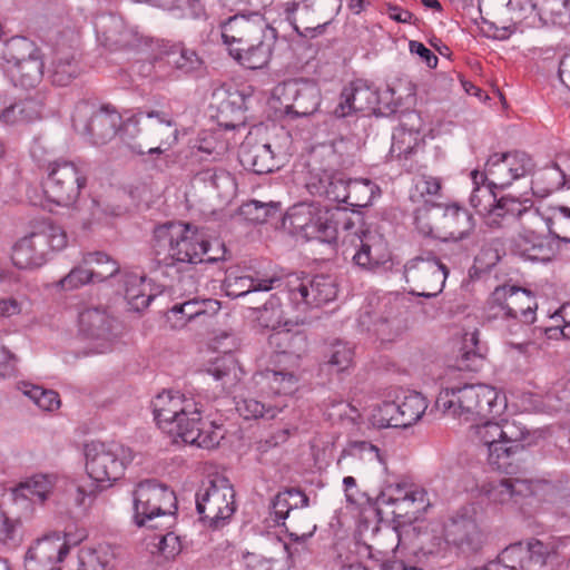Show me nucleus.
<instances>
[{
    "instance_id": "1",
    "label": "nucleus",
    "mask_w": 570,
    "mask_h": 570,
    "mask_svg": "<svg viewBox=\"0 0 570 570\" xmlns=\"http://www.w3.org/2000/svg\"><path fill=\"white\" fill-rule=\"evenodd\" d=\"M209 252V242L190 224L167 222L154 229L151 255L158 266L214 263L220 258Z\"/></svg>"
},
{
    "instance_id": "13",
    "label": "nucleus",
    "mask_w": 570,
    "mask_h": 570,
    "mask_svg": "<svg viewBox=\"0 0 570 570\" xmlns=\"http://www.w3.org/2000/svg\"><path fill=\"white\" fill-rule=\"evenodd\" d=\"M196 510L213 529L224 527L236 510L235 491L224 476L210 480L196 494Z\"/></svg>"
},
{
    "instance_id": "24",
    "label": "nucleus",
    "mask_w": 570,
    "mask_h": 570,
    "mask_svg": "<svg viewBox=\"0 0 570 570\" xmlns=\"http://www.w3.org/2000/svg\"><path fill=\"white\" fill-rule=\"evenodd\" d=\"M484 196L490 200V209L487 215L485 223L490 228H503L511 222L519 219L521 224L525 217V213L537 210L532 208L529 199L520 200L517 197L507 195L499 199L492 189L483 190Z\"/></svg>"
},
{
    "instance_id": "60",
    "label": "nucleus",
    "mask_w": 570,
    "mask_h": 570,
    "mask_svg": "<svg viewBox=\"0 0 570 570\" xmlns=\"http://www.w3.org/2000/svg\"><path fill=\"white\" fill-rule=\"evenodd\" d=\"M458 358V367L460 370L476 371L483 361V355L478 348V336L475 333L464 338V346L461 348Z\"/></svg>"
},
{
    "instance_id": "3",
    "label": "nucleus",
    "mask_w": 570,
    "mask_h": 570,
    "mask_svg": "<svg viewBox=\"0 0 570 570\" xmlns=\"http://www.w3.org/2000/svg\"><path fill=\"white\" fill-rule=\"evenodd\" d=\"M119 134L131 151L138 155H159L164 151L163 145L170 146L177 140L178 130L169 114L139 110L122 124Z\"/></svg>"
},
{
    "instance_id": "15",
    "label": "nucleus",
    "mask_w": 570,
    "mask_h": 570,
    "mask_svg": "<svg viewBox=\"0 0 570 570\" xmlns=\"http://www.w3.org/2000/svg\"><path fill=\"white\" fill-rule=\"evenodd\" d=\"M428 407L425 399L417 392H403L393 401H384L372 412L371 422L377 429H406L415 424Z\"/></svg>"
},
{
    "instance_id": "50",
    "label": "nucleus",
    "mask_w": 570,
    "mask_h": 570,
    "mask_svg": "<svg viewBox=\"0 0 570 570\" xmlns=\"http://www.w3.org/2000/svg\"><path fill=\"white\" fill-rule=\"evenodd\" d=\"M354 345L342 341H333L326 350V364L335 372L341 373L348 370L354 361Z\"/></svg>"
},
{
    "instance_id": "7",
    "label": "nucleus",
    "mask_w": 570,
    "mask_h": 570,
    "mask_svg": "<svg viewBox=\"0 0 570 570\" xmlns=\"http://www.w3.org/2000/svg\"><path fill=\"white\" fill-rule=\"evenodd\" d=\"M67 242V234L60 226L49 220L39 222L28 235L16 242L11 259L18 268L40 267L51 252L63 249Z\"/></svg>"
},
{
    "instance_id": "18",
    "label": "nucleus",
    "mask_w": 570,
    "mask_h": 570,
    "mask_svg": "<svg viewBox=\"0 0 570 570\" xmlns=\"http://www.w3.org/2000/svg\"><path fill=\"white\" fill-rule=\"evenodd\" d=\"M448 273L446 266L432 254L416 256L404 266L410 294L425 298L435 297L442 292Z\"/></svg>"
},
{
    "instance_id": "45",
    "label": "nucleus",
    "mask_w": 570,
    "mask_h": 570,
    "mask_svg": "<svg viewBox=\"0 0 570 570\" xmlns=\"http://www.w3.org/2000/svg\"><path fill=\"white\" fill-rule=\"evenodd\" d=\"M402 305L397 302L386 305L384 315L374 323V331L382 341H392L406 327V320Z\"/></svg>"
},
{
    "instance_id": "4",
    "label": "nucleus",
    "mask_w": 570,
    "mask_h": 570,
    "mask_svg": "<svg viewBox=\"0 0 570 570\" xmlns=\"http://www.w3.org/2000/svg\"><path fill=\"white\" fill-rule=\"evenodd\" d=\"M414 220L423 236L452 242L454 246L469 238L475 228L473 215L458 204H424L415 210Z\"/></svg>"
},
{
    "instance_id": "44",
    "label": "nucleus",
    "mask_w": 570,
    "mask_h": 570,
    "mask_svg": "<svg viewBox=\"0 0 570 570\" xmlns=\"http://www.w3.org/2000/svg\"><path fill=\"white\" fill-rule=\"evenodd\" d=\"M80 333L91 340H107L111 333V320L99 308H88L79 314Z\"/></svg>"
},
{
    "instance_id": "53",
    "label": "nucleus",
    "mask_w": 570,
    "mask_h": 570,
    "mask_svg": "<svg viewBox=\"0 0 570 570\" xmlns=\"http://www.w3.org/2000/svg\"><path fill=\"white\" fill-rule=\"evenodd\" d=\"M544 228L557 244L559 242L570 243V208L558 207L552 209L551 215L544 217Z\"/></svg>"
},
{
    "instance_id": "23",
    "label": "nucleus",
    "mask_w": 570,
    "mask_h": 570,
    "mask_svg": "<svg viewBox=\"0 0 570 570\" xmlns=\"http://www.w3.org/2000/svg\"><path fill=\"white\" fill-rule=\"evenodd\" d=\"M70 551V542L58 532L38 539L24 556L26 570H61L60 562Z\"/></svg>"
},
{
    "instance_id": "55",
    "label": "nucleus",
    "mask_w": 570,
    "mask_h": 570,
    "mask_svg": "<svg viewBox=\"0 0 570 570\" xmlns=\"http://www.w3.org/2000/svg\"><path fill=\"white\" fill-rule=\"evenodd\" d=\"M256 321L262 327L276 330L286 324L281 299L271 295L262 307L255 308Z\"/></svg>"
},
{
    "instance_id": "52",
    "label": "nucleus",
    "mask_w": 570,
    "mask_h": 570,
    "mask_svg": "<svg viewBox=\"0 0 570 570\" xmlns=\"http://www.w3.org/2000/svg\"><path fill=\"white\" fill-rule=\"evenodd\" d=\"M236 410L245 420H273L281 411V407L254 397H244L236 401Z\"/></svg>"
},
{
    "instance_id": "41",
    "label": "nucleus",
    "mask_w": 570,
    "mask_h": 570,
    "mask_svg": "<svg viewBox=\"0 0 570 570\" xmlns=\"http://www.w3.org/2000/svg\"><path fill=\"white\" fill-rule=\"evenodd\" d=\"M410 529L407 538V548H412L416 554L438 556L441 554L446 544L444 533L441 534L436 529L428 525H412L407 523Z\"/></svg>"
},
{
    "instance_id": "19",
    "label": "nucleus",
    "mask_w": 570,
    "mask_h": 570,
    "mask_svg": "<svg viewBox=\"0 0 570 570\" xmlns=\"http://www.w3.org/2000/svg\"><path fill=\"white\" fill-rule=\"evenodd\" d=\"M285 108L286 115L294 118L313 115L321 104V90L314 80L293 78L275 88V92Z\"/></svg>"
},
{
    "instance_id": "27",
    "label": "nucleus",
    "mask_w": 570,
    "mask_h": 570,
    "mask_svg": "<svg viewBox=\"0 0 570 570\" xmlns=\"http://www.w3.org/2000/svg\"><path fill=\"white\" fill-rule=\"evenodd\" d=\"M356 247L353 263L365 271H374L391 258L387 243L382 235L374 232L362 230Z\"/></svg>"
},
{
    "instance_id": "58",
    "label": "nucleus",
    "mask_w": 570,
    "mask_h": 570,
    "mask_svg": "<svg viewBox=\"0 0 570 570\" xmlns=\"http://www.w3.org/2000/svg\"><path fill=\"white\" fill-rule=\"evenodd\" d=\"M524 563L527 570H540L542 569L548 559L552 554L551 548L535 539H531L525 544L523 543Z\"/></svg>"
},
{
    "instance_id": "51",
    "label": "nucleus",
    "mask_w": 570,
    "mask_h": 570,
    "mask_svg": "<svg viewBox=\"0 0 570 570\" xmlns=\"http://www.w3.org/2000/svg\"><path fill=\"white\" fill-rule=\"evenodd\" d=\"M194 184L203 185L205 188H212L219 195L232 188L234 185L233 178L229 173L216 167H205L195 170Z\"/></svg>"
},
{
    "instance_id": "59",
    "label": "nucleus",
    "mask_w": 570,
    "mask_h": 570,
    "mask_svg": "<svg viewBox=\"0 0 570 570\" xmlns=\"http://www.w3.org/2000/svg\"><path fill=\"white\" fill-rule=\"evenodd\" d=\"M22 393L43 411H53L60 406L59 394L53 390H45L38 385L23 383Z\"/></svg>"
},
{
    "instance_id": "22",
    "label": "nucleus",
    "mask_w": 570,
    "mask_h": 570,
    "mask_svg": "<svg viewBox=\"0 0 570 570\" xmlns=\"http://www.w3.org/2000/svg\"><path fill=\"white\" fill-rule=\"evenodd\" d=\"M222 39L228 48L244 46L268 37H275L277 31L258 12L235 14L222 23Z\"/></svg>"
},
{
    "instance_id": "6",
    "label": "nucleus",
    "mask_w": 570,
    "mask_h": 570,
    "mask_svg": "<svg viewBox=\"0 0 570 570\" xmlns=\"http://www.w3.org/2000/svg\"><path fill=\"white\" fill-rule=\"evenodd\" d=\"M340 218L318 203H298L288 208L283 225L306 240L332 244L337 239Z\"/></svg>"
},
{
    "instance_id": "47",
    "label": "nucleus",
    "mask_w": 570,
    "mask_h": 570,
    "mask_svg": "<svg viewBox=\"0 0 570 570\" xmlns=\"http://www.w3.org/2000/svg\"><path fill=\"white\" fill-rule=\"evenodd\" d=\"M277 336L279 342L285 345V348L275 354V362L297 368L298 358L307 348L306 336L301 332L291 333L289 331L281 332Z\"/></svg>"
},
{
    "instance_id": "29",
    "label": "nucleus",
    "mask_w": 570,
    "mask_h": 570,
    "mask_svg": "<svg viewBox=\"0 0 570 570\" xmlns=\"http://www.w3.org/2000/svg\"><path fill=\"white\" fill-rule=\"evenodd\" d=\"M471 438L487 446L488 463L495 470L505 474H513L517 471L515 464L504 463L500 452L502 451L500 422L485 421L482 424L471 426Z\"/></svg>"
},
{
    "instance_id": "36",
    "label": "nucleus",
    "mask_w": 570,
    "mask_h": 570,
    "mask_svg": "<svg viewBox=\"0 0 570 570\" xmlns=\"http://www.w3.org/2000/svg\"><path fill=\"white\" fill-rule=\"evenodd\" d=\"M47 102L45 91H37L33 96L18 100L4 108L0 114V121L6 125H22L41 119Z\"/></svg>"
},
{
    "instance_id": "8",
    "label": "nucleus",
    "mask_w": 570,
    "mask_h": 570,
    "mask_svg": "<svg viewBox=\"0 0 570 570\" xmlns=\"http://www.w3.org/2000/svg\"><path fill=\"white\" fill-rule=\"evenodd\" d=\"M85 456L89 478L99 483L100 489H108L124 475L134 460V452L119 443L92 441L85 445Z\"/></svg>"
},
{
    "instance_id": "63",
    "label": "nucleus",
    "mask_w": 570,
    "mask_h": 570,
    "mask_svg": "<svg viewBox=\"0 0 570 570\" xmlns=\"http://www.w3.org/2000/svg\"><path fill=\"white\" fill-rule=\"evenodd\" d=\"M56 478L47 474H36L27 480L21 488L27 490L33 498L36 497L39 502H45L51 493L55 485Z\"/></svg>"
},
{
    "instance_id": "10",
    "label": "nucleus",
    "mask_w": 570,
    "mask_h": 570,
    "mask_svg": "<svg viewBox=\"0 0 570 570\" xmlns=\"http://www.w3.org/2000/svg\"><path fill=\"white\" fill-rule=\"evenodd\" d=\"M134 522L137 527L158 528L160 517H173L177 511L175 492L155 479L140 481L132 491Z\"/></svg>"
},
{
    "instance_id": "31",
    "label": "nucleus",
    "mask_w": 570,
    "mask_h": 570,
    "mask_svg": "<svg viewBox=\"0 0 570 570\" xmlns=\"http://www.w3.org/2000/svg\"><path fill=\"white\" fill-rule=\"evenodd\" d=\"M122 554L120 546L108 542L85 546L78 552L77 570H114Z\"/></svg>"
},
{
    "instance_id": "26",
    "label": "nucleus",
    "mask_w": 570,
    "mask_h": 570,
    "mask_svg": "<svg viewBox=\"0 0 570 570\" xmlns=\"http://www.w3.org/2000/svg\"><path fill=\"white\" fill-rule=\"evenodd\" d=\"M96 31L104 45L110 49L136 48L141 43L138 30L126 26L120 17L105 14L97 19Z\"/></svg>"
},
{
    "instance_id": "21",
    "label": "nucleus",
    "mask_w": 570,
    "mask_h": 570,
    "mask_svg": "<svg viewBox=\"0 0 570 570\" xmlns=\"http://www.w3.org/2000/svg\"><path fill=\"white\" fill-rule=\"evenodd\" d=\"M120 116L106 108L94 110L88 104L77 106L72 125L77 132L88 137L94 145H105L112 139L118 129Z\"/></svg>"
},
{
    "instance_id": "5",
    "label": "nucleus",
    "mask_w": 570,
    "mask_h": 570,
    "mask_svg": "<svg viewBox=\"0 0 570 570\" xmlns=\"http://www.w3.org/2000/svg\"><path fill=\"white\" fill-rule=\"evenodd\" d=\"M538 303L531 291L515 285L498 286L487 301L489 320L507 322V328L515 336L525 333L537 318Z\"/></svg>"
},
{
    "instance_id": "30",
    "label": "nucleus",
    "mask_w": 570,
    "mask_h": 570,
    "mask_svg": "<svg viewBox=\"0 0 570 570\" xmlns=\"http://www.w3.org/2000/svg\"><path fill=\"white\" fill-rule=\"evenodd\" d=\"M155 67L158 70L168 67L170 73L176 78L183 76H199L205 69L204 61L198 53L184 46H173L170 49L166 50L159 59H157Z\"/></svg>"
},
{
    "instance_id": "28",
    "label": "nucleus",
    "mask_w": 570,
    "mask_h": 570,
    "mask_svg": "<svg viewBox=\"0 0 570 570\" xmlns=\"http://www.w3.org/2000/svg\"><path fill=\"white\" fill-rule=\"evenodd\" d=\"M273 364L274 367H267L255 373V384L267 396L292 393L297 383L296 368L287 364H277L275 358H273Z\"/></svg>"
},
{
    "instance_id": "49",
    "label": "nucleus",
    "mask_w": 570,
    "mask_h": 570,
    "mask_svg": "<svg viewBox=\"0 0 570 570\" xmlns=\"http://www.w3.org/2000/svg\"><path fill=\"white\" fill-rule=\"evenodd\" d=\"M350 181L351 179H347L343 173H324L320 178L318 194L330 200L346 204Z\"/></svg>"
},
{
    "instance_id": "2",
    "label": "nucleus",
    "mask_w": 570,
    "mask_h": 570,
    "mask_svg": "<svg viewBox=\"0 0 570 570\" xmlns=\"http://www.w3.org/2000/svg\"><path fill=\"white\" fill-rule=\"evenodd\" d=\"M435 407L444 415L473 421L500 414L505 407V397L487 384H463L441 390Z\"/></svg>"
},
{
    "instance_id": "16",
    "label": "nucleus",
    "mask_w": 570,
    "mask_h": 570,
    "mask_svg": "<svg viewBox=\"0 0 570 570\" xmlns=\"http://www.w3.org/2000/svg\"><path fill=\"white\" fill-rule=\"evenodd\" d=\"M155 421L166 433L176 435L194 415L202 414L199 404L179 391L165 390L151 402Z\"/></svg>"
},
{
    "instance_id": "12",
    "label": "nucleus",
    "mask_w": 570,
    "mask_h": 570,
    "mask_svg": "<svg viewBox=\"0 0 570 570\" xmlns=\"http://www.w3.org/2000/svg\"><path fill=\"white\" fill-rule=\"evenodd\" d=\"M86 185L85 166L63 158L48 164L45 194L50 202L59 206H70L76 203Z\"/></svg>"
},
{
    "instance_id": "57",
    "label": "nucleus",
    "mask_w": 570,
    "mask_h": 570,
    "mask_svg": "<svg viewBox=\"0 0 570 570\" xmlns=\"http://www.w3.org/2000/svg\"><path fill=\"white\" fill-rule=\"evenodd\" d=\"M181 297L184 301L181 302L185 306V312H187V316L190 320H196L202 316H214L220 309V302L214 298H198L197 296H191V292L188 294H183Z\"/></svg>"
},
{
    "instance_id": "64",
    "label": "nucleus",
    "mask_w": 570,
    "mask_h": 570,
    "mask_svg": "<svg viewBox=\"0 0 570 570\" xmlns=\"http://www.w3.org/2000/svg\"><path fill=\"white\" fill-rule=\"evenodd\" d=\"M92 271L83 262L75 266L65 277L58 282V286L63 291L77 289L92 281Z\"/></svg>"
},
{
    "instance_id": "35",
    "label": "nucleus",
    "mask_w": 570,
    "mask_h": 570,
    "mask_svg": "<svg viewBox=\"0 0 570 570\" xmlns=\"http://www.w3.org/2000/svg\"><path fill=\"white\" fill-rule=\"evenodd\" d=\"M481 493L492 503H515L519 497L532 493L531 483L518 478H502L484 482Z\"/></svg>"
},
{
    "instance_id": "48",
    "label": "nucleus",
    "mask_w": 570,
    "mask_h": 570,
    "mask_svg": "<svg viewBox=\"0 0 570 570\" xmlns=\"http://www.w3.org/2000/svg\"><path fill=\"white\" fill-rule=\"evenodd\" d=\"M125 297L130 307L137 312L148 307L154 299L150 293V286L146 283L145 277L130 275L125 282Z\"/></svg>"
},
{
    "instance_id": "56",
    "label": "nucleus",
    "mask_w": 570,
    "mask_h": 570,
    "mask_svg": "<svg viewBox=\"0 0 570 570\" xmlns=\"http://www.w3.org/2000/svg\"><path fill=\"white\" fill-rule=\"evenodd\" d=\"M379 187L370 179H351L346 205L364 208L375 197Z\"/></svg>"
},
{
    "instance_id": "39",
    "label": "nucleus",
    "mask_w": 570,
    "mask_h": 570,
    "mask_svg": "<svg viewBox=\"0 0 570 570\" xmlns=\"http://www.w3.org/2000/svg\"><path fill=\"white\" fill-rule=\"evenodd\" d=\"M287 497L288 494L283 491L278 492L273 499L272 510L275 515V521L277 523L283 521V525H285L287 530L289 528L294 529V531L289 533L293 540H306L314 534L316 524H314L312 521L299 522L298 513L291 514V512H293L291 505L292 502Z\"/></svg>"
},
{
    "instance_id": "17",
    "label": "nucleus",
    "mask_w": 570,
    "mask_h": 570,
    "mask_svg": "<svg viewBox=\"0 0 570 570\" xmlns=\"http://www.w3.org/2000/svg\"><path fill=\"white\" fill-rule=\"evenodd\" d=\"M544 216L537 210L525 213L520 224L514 250L529 261L548 262L559 249L554 238L544 235Z\"/></svg>"
},
{
    "instance_id": "11",
    "label": "nucleus",
    "mask_w": 570,
    "mask_h": 570,
    "mask_svg": "<svg viewBox=\"0 0 570 570\" xmlns=\"http://www.w3.org/2000/svg\"><path fill=\"white\" fill-rule=\"evenodd\" d=\"M342 0H293L285 3L286 20L304 38H316L340 12Z\"/></svg>"
},
{
    "instance_id": "54",
    "label": "nucleus",
    "mask_w": 570,
    "mask_h": 570,
    "mask_svg": "<svg viewBox=\"0 0 570 570\" xmlns=\"http://www.w3.org/2000/svg\"><path fill=\"white\" fill-rule=\"evenodd\" d=\"M83 264L92 271V281L102 282L119 272V264L101 252L88 253L83 256Z\"/></svg>"
},
{
    "instance_id": "46",
    "label": "nucleus",
    "mask_w": 570,
    "mask_h": 570,
    "mask_svg": "<svg viewBox=\"0 0 570 570\" xmlns=\"http://www.w3.org/2000/svg\"><path fill=\"white\" fill-rule=\"evenodd\" d=\"M345 88L351 97L352 104L354 105L353 108L356 109V112L374 111L381 101L382 96L379 94L380 91L366 85L365 82H352L348 87ZM381 92L386 96L389 94H393L394 90L390 87H386Z\"/></svg>"
},
{
    "instance_id": "37",
    "label": "nucleus",
    "mask_w": 570,
    "mask_h": 570,
    "mask_svg": "<svg viewBox=\"0 0 570 570\" xmlns=\"http://www.w3.org/2000/svg\"><path fill=\"white\" fill-rule=\"evenodd\" d=\"M500 435L504 463L514 464V458L534 442V436L523 424L515 420H502L500 422Z\"/></svg>"
},
{
    "instance_id": "61",
    "label": "nucleus",
    "mask_w": 570,
    "mask_h": 570,
    "mask_svg": "<svg viewBox=\"0 0 570 570\" xmlns=\"http://www.w3.org/2000/svg\"><path fill=\"white\" fill-rule=\"evenodd\" d=\"M524 553L523 542H515L503 549L494 562L500 564V570H527Z\"/></svg>"
},
{
    "instance_id": "34",
    "label": "nucleus",
    "mask_w": 570,
    "mask_h": 570,
    "mask_svg": "<svg viewBox=\"0 0 570 570\" xmlns=\"http://www.w3.org/2000/svg\"><path fill=\"white\" fill-rule=\"evenodd\" d=\"M81 73L79 60L76 58V49L72 46L65 47L57 42L49 68V77L53 86H69Z\"/></svg>"
},
{
    "instance_id": "9",
    "label": "nucleus",
    "mask_w": 570,
    "mask_h": 570,
    "mask_svg": "<svg viewBox=\"0 0 570 570\" xmlns=\"http://www.w3.org/2000/svg\"><path fill=\"white\" fill-rule=\"evenodd\" d=\"M2 59L8 65L11 80L16 87L33 89L43 77L41 50L26 37H14L3 45Z\"/></svg>"
},
{
    "instance_id": "43",
    "label": "nucleus",
    "mask_w": 570,
    "mask_h": 570,
    "mask_svg": "<svg viewBox=\"0 0 570 570\" xmlns=\"http://www.w3.org/2000/svg\"><path fill=\"white\" fill-rule=\"evenodd\" d=\"M505 158L503 153L491 155L485 163L484 173L478 170L471 173L473 183L478 185V177H480L482 180H489V189H492V187L504 188L511 185L514 177Z\"/></svg>"
},
{
    "instance_id": "42",
    "label": "nucleus",
    "mask_w": 570,
    "mask_h": 570,
    "mask_svg": "<svg viewBox=\"0 0 570 570\" xmlns=\"http://www.w3.org/2000/svg\"><path fill=\"white\" fill-rule=\"evenodd\" d=\"M407 523H397L393 527L377 529L374 538V546L371 547V558L375 562L376 558H390L402 546L407 548V538L410 533Z\"/></svg>"
},
{
    "instance_id": "62",
    "label": "nucleus",
    "mask_w": 570,
    "mask_h": 570,
    "mask_svg": "<svg viewBox=\"0 0 570 570\" xmlns=\"http://www.w3.org/2000/svg\"><path fill=\"white\" fill-rule=\"evenodd\" d=\"M276 210L277 206L273 203L266 204L258 200L247 202L239 208L240 215L244 216L245 219L256 224L265 223Z\"/></svg>"
},
{
    "instance_id": "40",
    "label": "nucleus",
    "mask_w": 570,
    "mask_h": 570,
    "mask_svg": "<svg viewBox=\"0 0 570 570\" xmlns=\"http://www.w3.org/2000/svg\"><path fill=\"white\" fill-rule=\"evenodd\" d=\"M283 276L277 273L271 275L227 277L225 281L226 294L230 297H242L256 292H268L282 285Z\"/></svg>"
},
{
    "instance_id": "14",
    "label": "nucleus",
    "mask_w": 570,
    "mask_h": 570,
    "mask_svg": "<svg viewBox=\"0 0 570 570\" xmlns=\"http://www.w3.org/2000/svg\"><path fill=\"white\" fill-rule=\"evenodd\" d=\"M291 302L303 311L320 307L333 301L337 289L333 278L328 275H282Z\"/></svg>"
},
{
    "instance_id": "25",
    "label": "nucleus",
    "mask_w": 570,
    "mask_h": 570,
    "mask_svg": "<svg viewBox=\"0 0 570 570\" xmlns=\"http://www.w3.org/2000/svg\"><path fill=\"white\" fill-rule=\"evenodd\" d=\"M425 501L424 489L404 481L386 483L377 497L380 504H395L399 511H404L406 514L424 509ZM393 513L395 517H401V512H396V510Z\"/></svg>"
},
{
    "instance_id": "32",
    "label": "nucleus",
    "mask_w": 570,
    "mask_h": 570,
    "mask_svg": "<svg viewBox=\"0 0 570 570\" xmlns=\"http://www.w3.org/2000/svg\"><path fill=\"white\" fill-rule=\"evenodd\" d=\"M238 158L242 166L257 175L272 173L279 165L269 144L247 138L239 147Z\"/></svg>"
},
{
    "instance_id": "33",
    "label": "nucleus",
    "mask_w": 570,
    "mask_h": 570,
    "mask_svg": "<svg viewBox=\"0 0 570 570\" xmlns=\"http://www.w3.org/2000/svg\"><path fill=\"white\" fill-rule=\"evenodd\" d=\"M175 436L180 438L185 443L214 449L224 438V432L222 425L215 422H203L200 414H197L188 419Z\"/></svg>"
},
{
    "instance_id": "20",
    "label": "nucleus",
    "mask_w": 570,
    "mask_h": 570,
    "mask_svg": "<svg viewBox=\"0 0 570 570\" xmlns=\"http://www.w3.org/2000/svg\"><path fill=\"white\" fill-rule=\"evenodd\" d=\"M443 532L445 541L463 553L478 552L485 541L472 507H463L450 515L443 524Z\"/></svg>"
},
{
    "instance_id": "38",
    "label": "nucleus",
    "mask_w": 570,
    "mask_h": 570,
    "mask_svg": "<svg viewBox=\"0 0 570 570\" xmlns=\"http://www.w3.org/2000/svg\"><path fill=\"white\" fill-rule=\"evenodd\" d=\"M277 40L275 37H268L264 40H257L244 46L229 48L230 56L243 67L252 70L265 68L272 58L273 50Z\"/></svg>"
}]
</instances>
